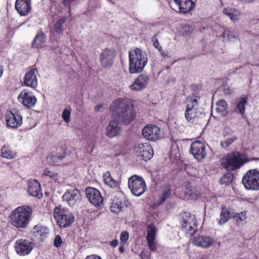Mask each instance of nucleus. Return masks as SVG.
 Instances as JSON below:
<instances>
[{"mask_svg":"<svg viewBox=\"0 0 259 259\" xmlns=\"http://www.w3.org/2000/svg\"><path fill=\"white\" fill-rule=\"evenodd\" d=\"M150 79V77L149 75L146 73H142L135 79L129 88L133 91H142L147 87Z\"/></svg>","mask_w":259,"mask_h":259,"instance_id":"18","label":"nucleus"},{"mask_svg":"<svg viewBox=\"0 0 259 259\" xmlns=\"http://www.w3.org/2000/svg\"><path fill=\"white\" fill-rule=\"evenodd\" d=\"M125 206L126 204L125 202H123L122 200L119 199H115L111 203L110 210L113 212L118 213L122 211Z\"/></svg>","mask_w":259,"mask_h":259,"instance_id":"30","label":"nucleus"},{"mask_svg":"<svg viewBox=\"0 0 259 259\" xmlns=\"http://www.w3.org/2000/svg\"><path fill=\"white\" fill-rule=\"evenodd\" d=\"M247 161L245 154L234 152L228 155L223 162V165L228 170H233L239 168Z\"/></svg>","mask_w":259,"mask_h":259,"instance_id":"5","label":"nucleus"},{"mask_svg":"<svg viewBox=\"0 0 259 259\" xmlns=\"http://www.w3.org/2000/svg\"><path fill=\"white\" fill-rule=\"evenodd\" d=\"M233 176L231 173H227L220 180L221 184L229 185L232 181Z\"/></svg>","mask_w":259,"mask_h":259,"instance_id":"43","label":"nucleus"},{"mask_svg":"<svg viewBox=\"0 0 259 259\" xmlns=\"http://www.w3.org/2000/svg\"><path fill=\"white\" fill-rule=\"evenodd\" d=\"M63 199L70 206H74L81 200L79 191L76 189H72L66 191L63 196Z\"/></svg>","mask_w":259,"mask_h":259,"instance_id":"21","label":"nucleus"},{"mask_svg":"<svg viewBox=\"0 0 259 259\" xmlns=\"http://www.w3.org/2000/svg\"><path fill=\"white\" fill-rule=\"evenodd\" d=\"M142 135L147 140L155 141L160 138V130L156 125L149 124L143 129Z\"/></svg>","mask_w":259,"mask_h":259,"instance_id":"17","label":"nucleus"},{"mask_svg":"<svg viewBox=\"0 0 259 259\" xmlns=\"http://www.w3.org/2000/svg\"><path fill=\"white\" fill-rule=\"evenodd\" d=\"M193 27L188 24H183L181 26L180 33L183 35H188L193 31Z\"/></svg>","mask_w":259,"mask_h":259,"instance_id":"42","label":"nucleus"},{"mask_svg":"<svg viewBox=\"0 0 259 259\" xmlns=\"http://www.w3.org/2000/svg\"><path fill=\"white\" fill-rule=\"evenodd\" d=\"M215 243L216 240L209 235H197L192 239L193 245L203 249L211 247Z\"/></svg>","mask_w":259,"mask_h":259,"instance_id":"9","label":"nucleus"},{"mask_svg":"<svg viewBox=\"0 0 259 259\" xmlns=\"http://www.w3.org/2000/svg\"><path fill=\"white\" fill-rule=\"evenodd\" d=\"M101 107V105H98V106H96L95 108V110L96 111H99L100 109V108Z\"/></svg>","mask_w":259,"mask_h":259,"instance_id":"58","label":"nucleus"},{"mask_svg":"<svg viewBox=\"0 0 259 259\" xmlns=\"http://www.w3.org/2000/svg\"><path fill=\"white\" fill-rule=\"evenodd\" d=\"M150 250L154 251L157 249V243L155 240H147Z\"/></svg>","mask_w":259,"mask_h":259,"instance_id":"47","label":"nucleus"},{"mask_svg":"<svg viewBox=\"0 0 259 259\" xmlns=\"http://www.w3.org/2000/svg\"><path fill=\"white\" fill-rule=\"evenodd\" d=\"M46 37L44 33L38 32L32 43V47L39 49L46 47Z\"/></svg>","mask_w":259,"mask_h":259,"instance_id":"28","label":"nucleus"},{"mask_svg":"<svg viewBox=\"0 0 259 259\" xmlns=\"http://www.w3.org/2000/svg\"><path fill=\"white\" fill-rule=\"evenodd\" d=\"M110 111L113 115L126 124H130L136 117L134 105L127 98L115 100L110 106Z\"/></svg>","mask_w":259,"mask_h":259,"instance_id":"1","label":"nucleus"},{"mask_svg":"<svg viewBox=\"0 0 259 259\" xmlns=\"http://www.w3.org/2000/svg\"><path fill=\"white\" fill-rule=\"evenodd\" d=\"M115 56L116 52L113 48H107L103 50L101 53L99 58L102 67H110L113 63Z\"/></svg>","mask_w":259,"mask_h":259,"instance_id":"11","label":"nucleus"},{"mask_svg":"<svg viewBox=\"0 0 259 259\" xmlns=\"http://www.w3.org/2000/svg\"><path fill=\"white\" fill-rule=\"evenodd\" d=\"M230 218V212L226 208H223L220 214V219L219 223L221 225L225 224Z\"/></svg>","mask_w":259,"mask_h":259,"instance_id":"36","label":"nucleus"},{"mask_svg":"<svg viewBox=\"0 0 259 259\" xmlns=\"http://www.w3.org/2000/svg\"><path fill=\"white\" fill-rule=\"evenodd\" d=\"M247 190H259V170L250 169L246 172L242 180Z\"/></svg>","mask_w":259,"mask_h":259,"instance_id":"6","label":"nucleus"},{"mask_svg":"<svg viewBox=\"0 0 259 259\" xmlns=\"http://www.w3.org/2000/svg\"><path fill=\"white\" fill-rule=\"evenodd\" d=\"M171 190L170 186H166L163 187L162 189V193L160 197L161 203L164 202L167 198H168L171 194Z\"/></svg>","mask_w":259,"mask_h":259,"instance_id":"41","label":"nucleus"},{"mask_svg":"<svg viewBox=\"0 0 259 259\" xmlns=\"http://www.w3.org/2000/svg\"><path fill=\"white\" fill-rule=\"evenodd\" d=\"M103 179L104 183L111 188H116L118 186V182L112 178L109 171H106L103 174Z\"/></svg>","mask_w":259,"mask_h":259,"instance_id":"32","label":"nucleus"},{"mask_svg":"<svg viewBox=\"0 0 259 259\" xmlns=\"http://www.w3.org/2000/svg\"><path fill=\"white\" fill-rule=\"evenodd\" d=\"M1 151V156L5 158L11 159L15 156V153L12 152L11 148L8 146H4Z\"/></svg>","mask_w":259,"mask_h":259,"instance_id":"35","label":"nucleus"},{"mask_svg":"<svg viewBox=\"0 0 259 259\" xmlns=\"http://www.w3.org/2000/svg\"><path fill=\"white\" fill-rule=\"evenodd\" d=\"M121 124L116 119L110 121L106 127V134L109 138H113L119 135L121 131Z\"/></svg>","mask_w":259,"mask_h":259,"instance_id":"23","label":"nucleus"},{"mask_svg":"<svg viewBox=\"0 0 259 259\" xmlns=\"http://www.w3.org/2000/svg\"><path fill=\"white\" fill-rule=\"evenodd\" d=\"M118 244V241L116 239H115V240H112V241H111V242L110 243V244L111 246H113V247H116L117 246Z\"/></svg>","mask_w":259,"mask_h":259,"instance_id":"53","label":"nucleus"},{"mask_svg":"<svg viewBox=\"0 0 259 259\" xmlns=\"http://www.w3.org/2000/svg\"><path fill=\"white\" fill-rule=\"evenodd\" d=\"M216 111L221 116H226L228 114V104L224 100H220L216 104Z\"/></svg>","mask_w":259,"mask_h":259,"instance_id":"31","label":"nucleus"},{"mask_svg":"<svg viewBox=\"0 0 259 259\" xmlns=\"http://www.w3.org/2000/svg\"><path fill=\"white\" fill-rule=\"evenodd\" d=\"M37 74L38 71L35 67L29 68L23 78L24 84L32 89L36 88L38 85Z\"/></svg>","mask_w":259,"mask_h":259,"instance_id":"13","label":"nucleus"},{"mask_svg":"<svg viewBox=\"0 0 259 259\" xmlns=\"http://www.w3.org/2000/svg\"><path fill=\"white\" fill-rule=\"evenodd\" d=\"M247 103V98L246 97L241 98L238 101L236 105L233 108V112L236 114L240 115L244 117L245 111V106Z\"/></svg>","mask_w":259,"mask_h":259,"instance_id":"29","label":"nucleus"},{"mask_svg":"<svg viewBox=\"0 0 259 259\" xmlns=\"http://www.w3.org/2000/svg\"><path fill=\"white\" fill-rule=\"evenodd\" d=\"M247 201H248V202H251V199H250V198H248V199H247Z\"/></svg>","mask_w":259,"mask_h":259,"instance_id":"59","label":"nucleus"},{"mask_svg":"<svg viewBox=\"0 0 259 259\" xmlns=\"http://www.w3.org/2000/svg\"><path fill=\"white\" fill-rule=\"evenodd\" d=\"M140 256L141 259H145L146 257V254L144 252V251H142L141 252V253L140 254Z\"/></svg>","mask_w":259,"mask_h":259,"instance_id":"54","label":"nucleus"},{"mask_svg":"<svg viewBox=\"0 0 259 259\" xmlns=\"http://www.w3.org/2000/svg\"><path fill=\"white\" fill-rule=\"evenodd\" d=\"M234 218L236 220L237 222H240L245 220L246 218V212L242 211L238 213H237L236 215L234 216Z\"/></svg>","mask_w":259,"mask_h":259,"instance_id":"46","label":"nucleus"},{"mask_svg":"<svg viewBox=\"0 0 259 259\" xmlns=\"http://www.w3.org/2000/svg\"><path fill=\"white\" fill-rule=\"evenodd\" d=\"M71 112L68 109H64L62 115V118L66 122L68 123L70 120Z\"/></svg>","mask_w":259,"mask_h":259,"instance_id":"44","label":"nucleus"},{"mask_svg":"<svg viewBox=\"0 0 259 259\" xmlns=\"http://www.w3.org/2000/svg\"><path fill=\"white\" fill-rule=\"evenodd\" d=\"M66 20V17H63L60 18L56 23L54 25V28L56 33H60L63 31V24L65 23Z\"/></svg>","mask_w":259,"mask_h":259,"instance_id":"37","label":"nucleus"},{"mask_svg":"<svg viewBox=\"0 0 259 259\" xmlns=\"http://www.w3.org/2000/svg\"><path fill=\"white\" fill-rule=\"evenodd\" d=\"M62 243V238L60 236L57 235L54 239V245L56 247H60Z\"/></svg>","mask_w":259,"mask_h":259,"instance_id":"49","label":"nucleus"},{"mask_svg":"<svg viewBox=\"0 0 259 259\" xmlns=\"http://www.w3.org/2000/svg\"><path fill=\"white\" fill-rule=\"evenodd\" d=\"M32 232L33 236L40 241H43L49 235L48 228L39 224L33 227Z\"/></svg>","mask_w":259,"mask_h":259,"instance_id":"26","label":"nucleus"},{"mask_svg":"<svg viewBox=\"0 0 259 259\" xmlns=\"http://www.w3.org/2000/svg\"><path fill=\"white\" fill-rule=\"evenodd\" d=\"M224 12L226 14L231 20L235 21L238 19V12L235 10L226 8L224 9Z\"/></svg>","mask_w":259,"mask_h":259,"instance_id":"40","label":"nucleus"},{"mask_svg":"<svg viewBox=\"0 0 259 259\" xmlns=\"http://www.w3.org/2000/svg\"><path fill=\"white\" fill-rule=\"evenodd\" d=\"M33 247V244L27 239L17 240L15 244L17 253L22 256L29 254Z\"/></svg>","mask_w":259,"mask_h":259,"instance_id":"14","label":"nucleus"},{"mask_svg":"<svg viewBox=\"0 0 259 259\" xmlns=\"http://www.w3.org/2000/svg\"><path fill=\"white\" fill-rule=\"evenodd\" d=\"M18 100L24 106L30 108L34 106L37 99L31 92L24 90L19 95Z\"/></svg>","mask_w":259,"mask_h":259,"instance_id":"16","label":"nucleus"},{"mask_svg":"<svg viewBox=\"0 0 259 259\" xmlns=\"http://www.w3.org/2000/svg\"><path fill=\"white\" fill-rule=\"evenodd\" d=\"M85 192L88 199L94 206L98 207L103 203V198L99 190L93 187H88Z\"/></svg>","mask_w":259,"mask_h":259,"instance_id":"12","label":"nucleus"},{"mask_svg":"<svg viewBox=\"0 0 259 259\" xmlns=\"http://www.w3.org/2000/svg\"><path fill=\"white\" fill-rule=\"evenodd\" d=\"M85 259H102L99 256L96 255H91L88 256Z\"/></svg>","mask_w":259,"mask_h":259,"instance_id":"52","label":"nucleus"},{"mask_svg":"<svg viewBox=\"0 0 259 259\" xmlns=\"http://www.w3.org/2000/svg\"><path fill=\"white\" fill-rule=\"evenodd\" d=\"M28 192L31 196L39 198L42 196L40 185L35 180H30L28 182Z\"/></svg>","mask_w":259,"mask_h":259,"instance_id":"25","label":"nucleus"},{"mask_svg":"<svg viewBox=\"0 0 259 259\" xmlns=\"http://www.w3.org/2000/svg\"><path fill=\"white\" fill-rule=\"evenodd\" d=\"M93 0H91V3H92ZM94 1H95V2L96 3V4H95V7L97 8L98 7V2H99V0H94Z\"/></svg>","mask_w":259,"mask_h":259,"instance_id":"57","label":"nucleus"},{"mask_svg":"<svg viewBox=\"0 0 259 259\" xmlns=\"http://www.w3.org/2000/svg\"><path fill=\"white\" fill-rule=\"evenodd\" d=\"M7 125L13 128H17L22 123V117L18 112L8 111L5 115Z\"/></svg>","mask_w":259,"mask_h":259,"instance_id":"19","label":"nucleus"},{"mask_svg":"<svg viewBox=\"0 0 259 259\" xmlns=\"http://www.w3.org/2000/svg\"><path fill=\"white\" fill-rule=\"evenodd\" d=\"M15 8L21 16H27L31 10V0H16Z\"/></svg>","mask_w":259,"mask_h":259,"instance_id":"22","label":"nucleus"},{"mask_svg":"<svg viewBox=\"0 0 259 259\" xmlns=\"http://www.w3.org/2000/svg\"><path fill=\"white\" fill-rule=\"evenodd\" d=\"M31 207L23 205L13 210L10 215L12 225L18 229H25L31 220L32 214Z\"/></svg>","mask_w":259,"mask_h":259,"instance_id":"2","label":"nucleus"},{"mask_svg":"<svg viewBox=\"0 0 259 259\" xmlns=\"http://www.w3.org/2000/svg\"><path fill=\"white\" fill-rule=\"evenodd\" d=\"M4 71V69L3 67L0 65V78L3 76Z\"/></svg>","mask_w":259,"mask_h":259,"instance_id":"55","label":"nucleus"},{"mask_svg":"<svg viewBox=\"0 0 259 259\" xmlns=\"http://www.w3.org/2000/svg\"><path fill=\"white\" fill-rule=\"evenodd\" d=\"M181 225L182 231L190 235H194L197 230L195 217L190 214L183 219Z\"/></svg>","mask_w":259,"mask_h":259,"instance_id":"10","label":"nucleus"},{"mask_svg":"<svg viewBox=\"0 0 259 259\" xmlns=\"http://www.w3.org/2000/svg\"><path fill=\"white\" fill-rule=\"evenodd\" d=\"M237 139L238 138L236 136H232L230 137H228L221 141V146L223 148H227L236 141Z\"/></svg>","mask_w":259,"mask_h":259,"instance_id":"39","label":"nucleus"},{"mask_svg":"<svg viewBox=\"0 0 259 259\" xmlns=\"http://www.w3.org/2000/svg\"><path fill=\"white\" fill-rule=\"evenodd\" d=\"M152 40L153 41L154 47L157 49V50L160 52L162 56H165V55L164 54V52L162 50V47H161L160 44L158 42V40H157L155 36H154L153 37Z\"/></svg>","mask_w":259,"mask_h":259,"instance_id":"45","label":"nucleus"},{"mask_svg":"<svg viewBox=\"0 0 259 259\" xmlns=\"http://www.w3.org/2000/svg\"><path fill=\"white\" fill-rule=\"evenodd\" d=\"M128 187L132 193L136 196H140L146 190V185L144 179L137 176H133L128 179Z\"/></svg>","mask_w":259,"mask_h":259,"instance_id":"7","label":"nucleus"},{"mask_svg":"<svg viewBox=\"0 0 259 259\" xmlns=\"http://www.w3.org/2000/svg\"><path fill=\"white\" fill-rule=\"evenodd\" d=\"M224 91L225 93L228 95L231 94L233 91L231 89H230L229 87L226 86L224 87Z\"/></svg>","mask_w":259,"mask_h":259,"instance_id":"51","label":"nucleus"},{"mask_svg":"<svg viewBox=\"0 0 259 259\" xmlns=\"http://www.w3.org/2000/svg\"><path fill=\"white\" fill-rule=\"evenodd\" d=\"M190 152L195 159L201 161L206 156V145L203 142L196 140L191 144Z\"/></svg>","mask_w":259,"mask_h":259,"instance_id":"8","label":"nucleus"},{"mask_svg":"<svg viewBox=\"0 0 259 259\" xmlns=\"http://www.w3.org/2000/svg\"><path fill=\"white\" fill-rule=\"evenodd\" d=\"M135 149L138 155L145 161L150 159L153 155L152 148L148 143L140 144Z\"/></svg>","mask_w":259,"mask_h":259,"instance_id":"20","label":"nucleus"},{"mask_svg":"<svg viewBox=\"0 0 259 259\" xmlns=\"http://www.w3.org/2000/svg\"><path fill=\"white\" fill-rule=\"evenodd\" d=\"M174 1L181 13H188L195 7V4L192 0H174Z\"/></svg>","mask_w":259,"mask_h":259,"instance_id":"24","label":"nucleus"},{"mask_svg":"<svg viewBox=\"0 0 259 259\" xmlns=\"http://www.w3.org/2000/svg\"><path fill=\"white\" fill-rule=\"evenodd\" d=\"M44 176L49 177L53 180L55 182L60 183V177L57 173L50 171L49 169L46 168L42 172Z\"/></svg>","mask_w":259,"mask_h":259,"instance_id":"38","label":"nucleus"},{"mask_svg":"<svg viewBox=\"0 0 259 259\" xmlns=\"http://www.w3.org/2000/svg\"><path fill=\"white\" fill-rule=\"evenodd\" d=\"M198 194L195 189L190 186H187L184 190V198L185 199H195L197 198Z\"/></svg>","mask_w":259,"mask_h":259,"instance_id":"33","label":"nucleus"},{"mask_svg":"<svg viewBox=\"0 0 259 259\" xmlns=\"http://www.w3.org/2000/svg\"><path fill=\"white\" fill-rule=\"evenodd\" d=\"M119 251L121 253H123L124 252V249L123 246H120V247L119 248Z\"/></svg>","mask_w":259,"mask_h":259,"instance_id":"56","label":"nucleus"},{"mask_svg":"<svg viewBox=\"0 0 259 259\" xmlns=\"http://www.w3.org/2000/svg\"><path fill=\"white\" fill-rule=\"evenodd\" d=\"M129 72L137 73L142 72L148 62L146 53L137 48L129 52Z\"/></svg>","mask_w":259,"mask_h":259,"instance_id":"3","label":"nucleus"},{"mask_svg":"<svg viewBox=\"0 0 259 259\" xmlns=\"http://www.w3.org/2000/svg\"><path fill=\"white\" fill-rule=\"evenodd\" d=\"M54 217L60 227L67 228L74 221V215L67 209L60 205L55 208Z\"/></svg>","mask_w":259,"mask_h":259,"instance_id":"4","label":"nucleus"},{"mask_svg":"<svg viewBox=\"0 0 259 259\" xmlns=\"http://www.w3.org/2000/svg\"><path fill=\"white\" fill-rule=\"evenodd\" d=\"M198 108V105L197 99H188L187 105L185 112V117L188 121H190L197 117Z\"/></svg>","mask_w":259,"mask_h":259,"instance_id":"15","label":"nucleus"},{"mask_svg":"<svg viewBox=\"0 0 259 259\" xmlns=\"http://www.w3.org/2000/svg\"><path fill=\"white\" fill-rule=\"evenodd\" d=\"M147 235L146 240H155L157 233V229L153 224H150L147 226Z\"/></svg>","mask_w":259,"mask_h":259,"instance_id":"34","label":"nucleus"},{"mask_svg":"<svg viewBox=\"0 0 259 259\" xmlns=\"http://www.w3.org/2000/svg\"><path fill=\"white\" fill-rule=\"evenodd\" d=\"M59 151V152L57 153H52L47 157V161L49 163L54 165H59L61 164L62 160L65 158L66 153L64 149H60Z\"/></svg>","mask_w":259,"mask_h":259,"instance_id":"27","label":"nucleus"},{"mask_svg":"<svg viewBox=\"0 0 259 259\" xmlns=\"http://www.w3.org/2000/svg\"><path fill=\"white\" fill-rule=\"evenodd\" d=\"M129 237V235L127 232L124 231L122 232L120 235V240L121 242V243L123 244L124 245L126 241H127Z\"/></svg>","mask_w":259,"mask_h":259,"instance_id":"48","label":"nucleus"},{"mask_svg":"<svg viewBox=\"0 0 259 259\" xmlns=\"http://www.w3.org/2000/svg\"><path fill=\"white\" fill-rule=\"evenodd\" d=\"M223 36L224 38H227L228 40H230L232 38L235 36L232 34L231 32L229 30H225L224 31Z\"/></svg>","mask_w":259,"mask_h":259,"instance_id":"50","label":"nucleus"}]
</instances>
